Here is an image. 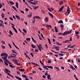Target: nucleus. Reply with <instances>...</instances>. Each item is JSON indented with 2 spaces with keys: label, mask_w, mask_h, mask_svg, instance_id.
Masks as SVG:
<instances>
[{
  "label": "nucleus",
  "mask_w": 80,
  "mask_h": 80,
  "mask_svg": "<svg viewBox=\"0 0 80 80\" xmlns=\"http://www.w3.org/2000/svg\"><path fill=\"white\" fill-rule=\"evenodd\" d=\"M1 57H2V58L4 62V63L6 66H8V63L9 64V67H10V62H9V61L7 60V57H8V54L5 53H2L1 54Z\"/></svg>",
  "instance_id": "f257e3e1"
},
{
  "label": "nucleus",
  "mask_w": 80,
  "mask_h": 80,
  "mask_svg": "<svg viewBox=\"0 0 80 80\" xmlns=\"http://www.w3.org/2000/svg\"><path fill=\"white\" fill-rule=\"evenodd\" d=\"M72 29H71V31H69L68 32V31H66L65 32H64V33H61V35H63L64 36L65 35H67L68 34H71V32H72Z\"/></svg>",
  "instance_id": "f03ea898"
},
{
  "label": "nucleus",
  "mask_w": 80,
  "mask_h": 80,
  "mask_svg": "<svg viewBox=\"0 0 80 80\" xmlns=\"http://www.w3.org/2000/svg\"><path fill=\"white\" fill-rule=\"evenodd\" d=\"M40 62L42 64H43V68H45V69H47V70H49V68H50V66H44V63L42 62V60H40Z\"/></svg>",
  "instance_id": "7ed1b4c3"
},
{
  "label": "nucleus",
  "mask_w": 80,
  "mask_h": 80,
  "mask_svg": "<svg viewBox=\"0 0 80 80\" xmlns=\"http://www.w3.org/2000/svg\"><path fill=\"white\" fill-rule=\"evenodd\" d=\"M37 46L38 47L39 51H42V49L44 50L43 48H42V44H40V45H38V44H37Z\"/></svg>",
  "instance_id": "20e7f679"
},
{
  "label": "nucleus",
  "mask_w": 80,
  "mask_h": 80,
  "mask_svg": "<svg viewBox=\"0 0 80 80\" xmlns=\"http://www.w3.org/2000/svg\"><path fill=\"white\" fill-rule=\"evenodd\" d=\"M35 18H37V19H41V17H39V16H35L32 18V19H34V23H35V21H36Z\"/></svg>",
  "instance_id": "39448f33"
},
{
  "label": "nucleus",
  "mask_w": 80,
  "mask_h": 80,
  "mask_svg": "<svg viewBox=\"0 0 80 80\" xmlns=\"http://www.w3.org/2000/svg\"><path fill=\"white\" fill-rule=\"evenodd\" d=\"M48 10H49V11H50V12H48L49 14V15L51 16V17H52V18H53V16L52 15V13H51V10L50 8H48Z\"/></svg>",
  "instance_id": "423d86ee"
},
{
  "label": "nucleus",
  "mask_w": 80,
  "mask_h": 80,
  "mask_svg": "<svg viewBox=\"0 0 80 80\" xmlns=\"http://www.w3.org/2000/svg\"><path fill=\"white\" fill-rule=\"evenodd\" d=\"M71 44H69V45H68V48H68V47H69V49L68 50V51H71V49H70V47H71V48H72L73 47H74L75 46V45H72V46H71Z\"/></svg>",
  "instance_id": "0eeeda50"
},
{
  "label": "nucleus",
  "mask_w": 80,
  "mask_h": 80,
  "mask_svg": "<svg viewBox=\"0 0 80 80\" xmlns=\"http://www.w3.org/2000/svg\"><path fill=\"white\" fill-rule=\"evenodd\" d=\"M70 8H68L67 11L65 12V14H69V13H70Z\"/></svg>",
  "instance_id": "6e6552de"
},
{
  "label": "nucleus",
  "mask_w": 80,
  "mask_h": 80,
  "mask_svg": "<svg viewBox=\"0 0 80 80\" xmlns=\"http://www.w3.org/2000/svg\"><path fill=\"white\" fill-rule=\"evenodd\" d=\"M13 60L14 62H16V64H18V65H20V63H18V60H17V59H13Z\"/></svg>",
  "instance_id": "1a4fd4ad"
},
{
  "label": "nucleus",
  "mask_w": 80,
  "mask_h": 80,
  "mask_svg": "<svg viewBox=\"0 0 80 80\" xmlns=\"http://www.w3.org/2000/svg\"><path fill=\"white\" fill-rule=\"evenodd\" d=\"M16 53H14L11 56V58H17Z\"/></svg>",
  "instance_id": "9d476101"
},
{
  "label": "nucleus",
  "mask_w": 80,
  "mask_h": 80,
  "mask_svg": "<svg viewBox=\"0 0 80 80\" xmlns=\"http://www.w3.org/2000/svg\"><path fill=\"white\" fill-rule=\"evenodd\" d=\"M63 8H64V6H62V7H61V8L59 9L58 11H59V12H61V11H62V10H63Z\"/></svg>",
  "instance_id": "9b49d317"
},
{
  "label": "nucleus",
  "mask_w": 80,
  "mask_h": 80,
  "mask_svg": "<svg viewBox=\"0 0 80 80\" xmlns=\"http://www.w3.org/2000/svg\"><path fill=\"white\" fill-rule=\"evenodd\" d=\"M23 77H24L26 80H29L27 76H26V75H22Z\"/></svg>",
  "instance_id": "f8f14e48"
},
{
  "label": "nucleus",
  "mask_w": 80,
  "mask_h": 80,
  "mask_svg": "<svg viewBox=\"0 0 80 80\" xmlns=\"http://www.w3.org/2000/svg\"><path fill=\"white\" fill-rule=\"evenodd\" d=\"M60 26L61 28V30H63L64 29V25H62V24H61V25H60Z\"/></svg>",
  "instance_id": "ddd939ff"
},
{
  "label": "nucleus",
  "mask_w": 80,
  "mask_h": 80,
  "mask_svg": "<svg viewBox=\"0 0 80 80\" xmlns=\"http://www.w3.org/2000/svg\"><path fill=\"white\" fill-rule=\"evenodd\" d=\"M55 48L57 51H59V50H60V46H56V45Z\"/></svg>",
  "instance_id": "4468645a"
},
{
  "label": "nucleus",
  "mask_w": 80,
  "mask_h": 80,
  "mask_svg": "<svg viewBox=\"0 0 80 80\" xmlns=\"http://www.w3.org/2000/svg\"><path fill=\"white\" fill-rule=\"evenodd\" d=\"M12 53H11V55H13V54H14V53H16V54H17V53L16 51H15L14 50H12Z\"/></svg>",
  "instance_id": "2eb2a0df"
},
{
  "label": "nucleus",
  "mask_w": 80,
  "mask_h": 80,
  "mask_svg": "<svg viewBox=\"0 0 80 80\" xmlns=\"http://www.w3.org/2000/svg\"><path fill=\"white\" fill-rule=\"evenodd\" d=\"M16 78H17V79H19V80H22V78L21 77H18V76H15Z\"/></svg>",
  "instance_id": "dca6fc26"
},
{
  "label": "nucleus",
  "mask_w": 80,
  "mask_h": 80,
  "mask_svg": "<svg viewBox=\"0 0 80 80\" xmlns=\"http://www.w3.org/2000/svg\"><path fill=\"white\" fill-rule=\"evenodd\" d=\"M67 42H68V43H69V40H66V41H63V43H67Z\"/></svg>",
  "instance_id": "f3484780"
},
{
  "label": "nucleus",
  "mask_w": 80,
  "mask_h": 80,
  "mask_svg": "<svg viewBox=\"0 0 80 80\" xmlns=\"http://www.w3.org/2000/svg\"><path fill=\"white\" fill-rule=\"evenodd\" d=\"M58 23H63V20H59V21H58Z\"/></svg>",
  "instance_id": "a211bd4d"
},
{
  "label": "nucleus",
  "mask_w": 80,
  "mask_h": 80,
  "mask_svg": "<svg viewBox=\"0 0 80 80\" xmlns=\"http://www.w3.org/2000/svg\"><path fill=\"white\" fill-rule=\"evenodd\" d=\"M16 18H17V19H18V20H20V17H19V16H17V15H16L15 16Z\"/></svg>",
  "instance_id": "6ab92c4d"
},
{
  "label": "nucleus",
  "mask_w": 80,
  "mask_h": 80,
  "mask_svg": "<svg viewBox=\"0 0 80 80\" xmlns=\"http://www.w3.org/2000/svg\"><path fill=\"white\" fill-rule=\"evenodd\" d=\"M32 39L34 43H37V41H35V40H34V38H33V37H32Z\"/></svg>",
  "instance_id": "aec40b11"
},
{
  "label": "nucleus",
  "mask_w": 80,
  "mask_h": 80,
  "mask_svg": "<svg viewBox=\"0 0 80 80\" xmlns=\"http://www.w3.org/2000/svg\"><path fill=\"white\" fill-rule=\"evenodd\" d=\"M48 79H51V75H47Z\"/></svg>",
  "instance_id": "412c9836"
},
{
  "label": "nucleus",
  "mask_w": 80,
  "mask_h": 80,
  "mask_svg": "<svg viewBox=\"0 0 80 80\" xmlns=\"http://www.w3.org/2000/svg\"><path fill=\"white\" fill-rule=\"evenodd\" d=\"M32 47H33V48H35V47H36V45H34L33 44H31Z\"/></svg>",
  "instance_id": "4be33fe9"
},
{
  "label": "nucleus",
  "mask_w": 80,
  "mask_h": 80,
  "mask_svg": "<svg viewBox=\"0 0 80 80\" xmlns=\"http://www.w3.org/2000/svg\"><path fill=\"white\" fill-rule=\"evenodd\" d=\"M46 27H49L50 28H52L51 25H46Z\"/></svg>",
  "instance_id": "5701e85b"
},
{
  "label": "nucleus",
  "mask_w": 80,
  "mask_h": 80,
  "mask_svg": "<svg viewBox=\"0 0 80 80\" xmlns=\"http://www.w3.org/2000/svg\"><path fill=\"white\" fill-rule=\"evenodd\" d=\"M32 64H37V65H39V68H40V66L39 65H38V63H35V62H31Z\"/></svg>",
  "instance_id": "b1692460"
},
{
  "label": "nucleus",
  "mask_w": 80,
  "mask_h": 80,
  "mask_svg": "<svg viewBox=\"0 0 80 80\" xmlns=\"http://www.w3.org/2000/svg\"><path fill=\"white\" fill-rule=\"evenodd\" d=\"M59 55L61 56H63L64 55V54H62V51H61V53H59Z\"/></svg>",
  "instance_id": "393cba45"
},
{
  "label": "nucleus",
  "mask_w": 80,
  "mask_h": 80,
  "mask_svg": "<svg viewBox=\"0 0 80 80\" xmlns=\"http://www.w3.org/2000/svg\"><path fill=\"white\" fill-rule=\"evenodd\" d=\"M16 5L17 8H18V2H16Z\"/></svg>",
  "instance_id": "a878e982"
},
{
  "label": "nucleus",
  "mask_w": 80,
  "mask_h": 80,
  "mask_svg": "<svg viewBox=\"0 0 80 80\" xmlns=\"http://www.w3.org/2000/svg\"><path fill=\"white\" fill-rule=\"evenodd\" d=\"M39 50L38 49H37V46H36L35 50L34 52H38Z\"/></svg>",
  "instance_id": "bb28decb"
},
{
  "label": "nucleus",
  "mask_w": 80,
  "mask_h": 80,
  "mask_svg": "<svg viewBox=\"0 0 80 80\" xmlns=\"http://www.w3.org/2000/svg\"><path fill=\"white\" fill-rule=\"evenodd\" d=\"M55 30L56 32H57L58 31V29H57V28L56 27H55Z\"/></svg>",
  "instance_id": "cd10ccee"
},
{
  "label": "nucleus",
  "mask_w": 80,
  "mask_h": 80,
  "mask_svg": "<svg viewBox=\"0 0 80 80\" xmlns=\"http://www.w3.org/2000/svg\"><path fill=\"white\" fill-rule=\"evenodd\" d=\"M56 44H57V45H58V46H59V45H62V44L59 43V42H56Z\"/></svg>",
  "instance_id": "c85d7f7f"
},
{
  "label": "nucleus",
  "mask_w": 80,
  "mask_h": 80,
  "mask_svg": "<svg viewBox=\"0 0 80 80\" xmlns=\"http://www.w3.org/2000/svg\"><path fill=\"white\" fill-rule=\"evenodd\" d=\"M27 40H31V38L30 37H27V38H26Z\"/></svg>",
  "instance_id": "c756f323"
},
{
  "label": "nucleus",
  "mask_w": 80,
  "mask_h": 80,
  "mask_svg": "<svg viewBox=\"0 0 80 80\" xmlns=\"http://www.w3.org/2000/svg\"><path fill=\"white\" fill-rule=\"evenodd\" d=\"M12 8H13V9H14V10H15L16 11H17V9H16L15 7H14L13 6H12Z\"/></svg>",
  "instance_id": "7c9ffc66"
},
{
  "label": "nucleus",
  "mask_w": 80,
  "mask_h": 80,
  "mask_svg": "<svg viewBox=\"0 0 80 80\" xmlns=\"http://www.w3.org/2000/svg\"><path fill=\"white\" fill-rule=\"evenodd\" d=\"M2 18H3L5 17V14H4V13L2 14Z\"/></svg>",
  "instance_id": "2f4dec72"
},
{
  "label": "nucleus",
  "mask_w": 80,
  "mask_h": 80,
  "mask_svg": "<svg viewBox=\"0 0 80 80\" xmlns=\"http://www.w3.org/2000/svg\"><path fill=\"white\" fill-rule=\"evenodd\" d=\"M14 30L16 32H18V31H17V29H16V28H15V27L13 28Z\"/></svg>",
  "instance_id": "473e14b6"
},
{
  "label": "nucleus",
  "mask_w": 80,
  "mask_h": 80,
  "mask_svg": "<svg viewBox=\"0 0 80 80\" xmlns=\"http://www.w3.org/2000/svg\"><path fill=\"white\" fill-rule=\"evenodd\" d=\"M63 3V1H60L59 3L60 5H62Z\"/></svg>",
  "instance_id": "72a5a7b5"
},
{
  "label": "nucleus",
  "mask_w": 80,
  "mask_h": 80,
  "mask_svg": "<svg viewBox=\"0 0 80 80\" xmlns=\"http://www.w3.org/2000/svg\"><path fill=\"white\" fill-rule=\"evenodd\" d=\"M5 70L7 72H10V71L8 69H7L5 68Z\"/></svg>",
  "instance_id": "f704fd0d"
},
{
  "label": "nucleus",
  "mask_w": 80,
  "mask_h": 80,
  "mask_svg": "<svg viewBox=\"0 0 80 80\" xmlns=\"http://www.w3.org/2000/svg\"><path fill=\"white\" fill-rule=\"evenodd\" d=\"M75 34H76V36H77L78 34H79V32H77V31L75 32Z\"/></svg>",
  "instance_id": "c9c22d12"
},
{
  "label": "nucleus",
  "mask_w": 80,
  "mask_h": 80,
  "mask_svg": "<svg viewBox=\"0 0 80 80\" xmlns=\"http://www.w3.org/2000/svg\"><path fill=\"white\" fill-rule=\"evenodd\" d=\"M10 63H11V65H10L11 68H14V66H12V65L11 62H10Z\"/></svg>",
  "instance_id": "e433bc0d"
},
{
  "label": "nucleus",
  "mask_w": 80,
  "mask_h": 80,
  "mask_svg": "<svg viewBox=\"0 0 80 80\" xmlns=\"http://www.w3.org/2000/svg\"><path fill=\"white\" fill-rule=\"evenodd\" d=\"M11 25H12V28H13V29H14V28L15 25H14V24H12V23L11 24Z\"/></svg>",
  "instance_id": "4c0bfd02"
},
{
  "label": "nucleus",
  "mask_w": 80,
  "mask_h": 80,
  "mask_svg": "<svg viewBox=\"0 0 80 80\" xmlns=\"http://www.w3.org/2000/svg\"><path fill=\"white\" fill-rule=\"evenodd\" d=\"M48 17H46V18H45V21H46L47 22H48Z\"/></svg>",
  "instance_id": "58836bf2"
},
{
  "label": "nucleus",
  "mask_w": 80,
  "mask_h": 80,
  "mask_svg": "<svg viewBox=\"0 0 80 80\" xmlns=\"http://www.w3.org/2000/svg\"><path fill=\"white\" fill-rule=\"evenodd\" d=\"M19 71H24V69H19Z\"/></svg>",
  "instance_id": "ea45409f"
},
{
  "label": "nucleus",
  "mask_w": 80,
  "mask_h": 80,
  "mask_svg": "<svg viewBox=\"0 0 80 80\" xmlns=\"http://www.w3.org/2000/svg\"><path fill=\"white\" fill-rule=\"evenodd\" d=\"M38 8H39V7L38 6H37V7H35V8H34V9L35 10H36V9H38Z\"/></svg>",
  "instance_id": "a19ab883"
},
{
  "label": "nucleus",
  "mask_w": 80,
  "mask_h": 80,
  "mask_svg": "<svg viewBox=\"0 0 80 80\" xmlns=\"http://www.w3.org/2000/svg\"><path fill=\"white\" fill-rule=\"evenodd\" d=\"M69 64L70 66V68H71V69H73V66H72V65H70V63H69Z\"/></svg>",
  "instance_id": "79ce46f5"
},
{
  "label": "nucleus",
  "mask_w": 80,
  "mask_h": 80,
  "mask_svg": "<svg viewBox=\"0 0 80 80\" xmlns=\"http://www.w3.org/2000/svg\"><path fill=\"white\" fill-rule=\"evenodd\" d=\"M1 42L2 43V44H5V42H4V41H1Z\"/></svg>",
  "instance_id": "37998d69"
},
{
  "label": "nucleus",
  "mask_w": 80,
  "mask_h": 80,
  "mask_svg": "<svg viewBox=\"0 0 80 80\" xmlns=\"http://www.w3.org/2000/svg\"><path fill=\"white\" fill-rule=\"evenodd\" d=\"M55 68H56V69H57V71H58H58L60 70L59 68H58V67H55Z\"/></svg>",
  "instance_id": "c03bdc74"
},
{
  "label": "nucleus",
  "mask_w": 80,
  "mask_h": 80,
  "mask_svg": "<svg viewBox=\"0 0 80 80\" xmlns=\"http://www.w3.org/2000/svg\"><path fill=\"white\" fill-rule=\"evenodd\" d=\"M48 40L49 43V44H51V42L50 40V38H48Z\"/></svg>",
  "instance_id": "a18cd8bd"
},
{
  "label": "nucleus",
  "mask_w": 80,
  "mask_h": 80,
  "mask_svg": "<svg viewBox=\"0 0 80 80\" xmlns=\"http://www.w3.org/2000/svg\"><path fill=\"white\" fill-rule=\"evenodd\" d=\"M23 31H24L25 32H27V31L26 30V29H25V28H24L23 29Z\"/></svg>",
  "instance_id": "49530a36"
},
{
  "label": "nucleus",
  "mask_w": 80,
  "mask_h": 80,
  "mask_svg": "<svg viewBox=\"0 0 80 80\" xmlns=\"http://www.w3.org/2000/svg\"><path fill=\"white\" fill-rule=\"evenodd\" d=\"M28 2H29V3H31V4H33V2H31V0H29V1H28Z\"/></svg>",
  "instance_id": "de8ad7c7"
},
{
  "label": "nucleus",
  "mask_w": 80,
  "mask_h": 80,
  "mask_svg": "<svg viewBox=\"0 0 80 80\" xmlns=\"http://www.w3.org/2000/svg\"><path fill=\"white\" fill-rule=\"evenodd\" d=\"M32 4H34V5H36V1H34V2H32Z\"/></svg>",
  "instance_id": "09e8293b"
},
{
  "label": "nucleus",
  "mask_w": 80,
  "mask_h": 80,
  "mask_svg": "<svg viewBox=\"0 0 80 80\" xmlns=\"http://www.w3.org/2000/svg\"><path fill=\"white\" fill-rule=\"evenodd\" d=\"M2 48L3 49H5V47L3 46H2Z\"/></svg>",
  "instance_id": "8fccbe9b"
},
{
  "label": "nucleus",
  "mask_w": 80,
  "mask_h": 80,
  "mask_svg": "<svg viewBox=\"0 0 80 80\" xmlns=\"http://www.w3.org/2000/svg\"><path fill=\"white\" fill-rule=\"evenodd\" d=\"M10 3L11 4H15V3H14V2H12V1H11Z\"/></svg>",
  "instance_id": "3c124183"
},
{
  "label": "nucleus",
  "mask_w": 80,
  "mask_h": 80,
  "mask_svg": "<svg viewBox=\"0 0 80 80\" xmlns=\"http://www.w3.org/2000/svg\"><path fill=\"white\" fill-rule=\"evenodd\" d=\"M43 78H46V76H45V75H43L42 76Z\"/></svg>",
  "instance_id": "603ef678"
},
{
  "label": "nucleus",
  "mask_w": 80,
  "mask_h": 80,
  "mask_svg": "<svg viewBox=\"0 0 80 80\" xmlns=\"http://www.w3.org/2000/svg\"><path fill=\"white\" fill-rule=\"evenodd\" d=\"M0 62H2V63L3 62V61L2 59L1 58H0Z\"/></svg>",
  "instance_id": "864d4df0"
},
{
  "label": "nucleus",
  "mask_w": 80,
  "mask_h": 80,
  "mask_svg": "<svg viewBox=\"0 0 80 80\" xmlns=\"http://www.w3.org/2000/svg\"><path fill=\"white\" fill-rule=\"evenodd\" d=\"M51 60H48V63H51Z\"/></svg>",
  "instance_id": "5fc2aeb1"
},
{
  "label": "nucleus",
  "mask_w": 80,
  "mask_h": 80,
  "mask_svg": "<svg viewBox=\"0 0 80 80\" xmlns=\"http://www.w3.org/2000/svg\"><path fill=\"white\" fill-rule=\"evenodd\" d=\"M17 73H18V75H20V72H19V71H18V70H17Z\"/></svg>",
  "instance_id": "6e6d98bb"
},
{
  "label": "nucleus",
  "mask_w": 80,
  "mask_h": 80,
  "mask_svg": "<svg viewBox=\"0 0 80 80\" xmlns=\"http://www.w3.org/2000/svg\"><path fill=\"white\" fill-rule=\"evenodd\" d=\"M78 6H80V2H78Z\"/></svg>",
  "instance_id": "4d7b16f0"
},
{
  "label": "nucleus",
  "mask_w": 80,
  "mask_h": 80,
  "mask_svg": "<svg viewBox=\"0 0 80 80\" xmlns=\"http://www.w3.org/2000/svg\"><path fill=\"white\" fill-rule=\"evenodd\" d=\"M55 53H57V54H55V56H58V52H55Z\"/></svg>",
  "instance_id": "13d9d810"
},
{
  "label": "nucleus",
  "mask_w": 80,
  "mask_h": 80,
  "mask_svg": "<svg viewBox=\"0 0 80 80\" xmlns=\"http://www.w3.org/2000/svg\"><path fill=\"white\" fill-rule=\"evenodd\" d=\"M45 46L47 48H48V45H47V44H45Z\"/></svg>",
  "instance_id": "bf43d9fd"
},
{
  "label": "nucleus",
  "mask_w": 80,
  "mask_h": 80,
  "mask_svg": "<svg viewBox=\"0 0 80 80\" xmlns=\"http://www.w3.org/2000/svg\"><path fill=\"white\" fill-rule=\"evenodd\" d=\"M41 12H42V13H45V11H44L43 10H41Z\"/></svg>",
  "instance_id": "052dcab7"
},
{
  "label": "nucleus",
  "mask_w": 80,
  "mask_h": 80,
  "mask_svg": "<svg viewBox=\"0 0 80 80\" xmlns=\"http://www.w3.org/2000/svg\"><path fill=\"white\" fill-rule=\"evenodd\" d=\"M31 55H32V56L33 58L34 56V54H33V53H30Z\"/></svg>",
  "instance_id": "680f3d73"
},
{
  "label": "nucleus",
  "mask_w": 80,
  "mask_h": 80,
  "mask_svg": "<svg viewBox=\"0 0 80 80\" xmlns=\"http://www.w3.org/2000/svg\"><path fill=\"white\" fill-rule=\"evenodd\" d=\"M26 11H28L29 10V9H28V8H26L25 9Z\"/></svg>",
  "instance_id": "e2e57ef3"
},
{
  "label": "nucleus",
  "mask_w": 80,
  "mask_h": 80,
  "mask_svg": "<svg viewBox=\"0 0 80 80\" xmlns=\"http://www.w3.org/2000/svg\"><path fill=\"white\" fill-rule=\"evenodd\" d=\"M78 62H80V58H78Z\"/></svg>",
  "instance_id": "0e129e2a"
},
{
  "label": "nucleus",
  "mask_w": 80,
  "mask_h": 80,
  "mask_svg": "<svg viewBox=\"0 0 80 80\" xmlns=\"http://www.w3.org/2000/svg\"><path fill=\"white\" fill-rule=\"evenodd\" d=\"M53 48H56V45H53Z\"/></svg>",
  "instance_id": "69168bd1"
},
{
  "label": "nucleus",
  "mask_w": 80,
  "mask_h": 80,
  "mask_svg": "<svg viewBox=\"0 0 80 80\" xmlns=\"http://www.w3.org/2000/svg\"><path fill=\"white\" fill-rule=\"evenodd\" d=\"M70 41H71V40H72V36L70 37Z\"/></svg>",
  "instance_id": "338daca9"
},
{
  "label": "nucleus",
  "mask_w": 80,
  "mask_h": 80,
  "mask_svg": "<svg viewBox=\"0 0 80 80\" xmlns=\"http://www.w3.org/2000/svg\"><path fill=\"white\" fill-rule=\"evenodd\" d=\"M36 72H35L34 70H33V72H32V73H36Z\"/></svg>",
  "instance_id": "774afa93"
}]
</instances>
